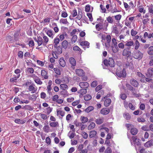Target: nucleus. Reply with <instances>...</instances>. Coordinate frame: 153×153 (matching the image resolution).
I'll list each match as a JSON object with an SVG mask.
<instances>
[{
    "instance_id": "obj_36",
    "label": "nucleus",
    "mask_w": 153,
    "mask_h": 153,
    "mask_svg": "<svg viewBox=\"0 0 153 153\" xmlns=\"http://www.w3.org/2000/svg\"><path fill=\"white\" fill-rule=\"evenodd\" d=\"M94 109V107L92 106L88 107L87 108L85 109V112L88 113Z\"/></svg>"
},
{
    "instance_id": "obj_42",
    "label": "nucleus",
    "mask_w": 153,
    "mask_h": 153,
    "mask_svg": "<svg viewBox=\"0 0 153 153\" xmlns=\"http://www.w3.org/2000/svg\"><path fill=\"white\" fill-rule=\"evenodd\" d=\"M123 117L127 120H129L131 118V116L128 113L124 114Z\"/></svg>"
},
{
    "instance_id": "obj_51",
    "label": "nucleus",
    "mask_w": 153,
    "mask_h": 153,
    "mask_svg": "<svg viewBox=\"0 0 153 153\" xmlns=\"http://www.w3.org/2000/svg\"><path fill=\"white\" fill-rule=\"evenodd\" d=\"M153 6L152 4L149 5V12L153 14Z\"/></svg>"
},
{
    "instance_id": "obj_64",
    "label": "nucleus",
    "mask_w": 153,
    "mask_h": 153,
    "mask_svg": "<svg viewBox=\"0 0 153 153\" xmlns=\"http://www.w3.org/2000/svg\"><path fill=\"white\" fill-rule=\"evenodd\" d=\"M111 149L110 147H108L105 150V153H111Z\"/></svg>"
},
{
    "instance_id": "obj_35",
    "label": "nucleus",
    "mask_w": 153,
    "mask_h": 153,
    "mask_svg": "<svg viewBox=\"0 0 153 153\" xmlns=\"http://www.w3.org/2000/svg\"><path fill=\"white\" fill-rule=\"evenodd\" d=\"M52 82L51 80H50L48 82V85L47 86V88L48 89V92L49 94H50V91L51 89V86L52 84Z\"/></svg>"
},
{
    "instance_id": "obj_5",
    "label": "nucleus",
    "mask_w": 153,
    "mask_h": 153,
    "mask_svg": "<svg viewBox=\"0 0 153 153\" xmlns=\"http://www.w3.org/2000/svg\"><path fill=\"white\" fill-rule=\"evenodd\" d=\"M62 47L65 49H66L67 47H68V49H70L71 48V42H68V41L66 40L63 41L62 43Z\"/></svg>"
},
{
    "instance_id": "obj_54",
    "label": "nucleus",
    "mask_w": 153,
    "mask_h": 153,
    "mask_svg": "<svg viewBox=\"0 0 153 153\" xmlns=\"http://www.w3.org/2000/svg\"><path fill=\"white\" fill-rule=\"evenodd\" d=\"M25 108V109H28L29 110H32L33 109V108L29 105H25V106L23 109Z\"/></svg>"
},
{
    "instance_id": "obj_53",
    "label": "nucleus",
    "mask_w": 153,
    "mask_h": 153,
    "mask_svg": "<svg viewBox=\"0 0 153 153\" xmlns=\"http://www.w3.org/2000/svg\"><path fill=\"white\" fill-rule=\"evenodd\" d=\"M57 52H58L59 54H61L62 52V48L61 46H59L57 48Z\"/></svg>"
},
{
    "instance_id": "obj_21",
    "label": "nucleus",
    "mask_w": 153,
    "mask_h": 153,
    "mask_svg": "<svg viewBox=\"0 0 153 153\" xmlns=\"http://www.w3.org/2000/svg\"><path fill=\"white\" fill-rule=\"evenodd\" d=\"M37 42L38 46H40L42 45H43V42L42 37L40 36L38 37Z\"/></svg>"
},
{
    "instance_id": "obj_4",
    "label": "nucleus",
    "mask_w": 153,
    "mask_h": 153,
    "mask_svg": "<svg viewBox=\"0 0 153 153\" xmlns=\"http://www.w3.org/2000/svg\"><path fill=\"white\" fill-rule=\"evenodd\" d=\"M113 107L111 106L109 108H104L100 111V113L103 115L108 114L110 111V110H112Z\"/></svg>"
},
{
    "instance_id": "obj_15",
    "label": "nucleus",
    "mask_w": 153,
    "mask_h": 153,
    "mask_svg": "<svg viewBox=\"0 0 153 153\" xmlns=\"http://www.w3.org/2000/svg\"><path fill=\"white\" fill-rule=\"evenodd\" d=\"M117 44L114 45V46H111V47L112 51L114 53L117 52L119 50V48L117 46Z\"/></svg>"
},
{
    "instance_id": "obj_39",
    "label": "nucleus",
    "mask_w": 153,
    "mask_h": 153,
    "mask_svg": "<svg viewBox=\"0 0 153 153\" xmlns=\"http://www.w3.org/2000/svg\"><path fill=\"white\" fill-rule=\"evenodd\" d=\"M59 22L60 23H62L65 24L69 23L67 21L66 19H61L60 20Z\"/></svg>"
},
{
    "instance_id": "obj_28",
    "label": "nucleus",
    "mask_w": 153,
    "mask_h": 153,
    "mask_svg": "<svg viewBox=\"0 0 153 153\" xmlns=\"http://www.w3.org/2000/svg\"><path fill=\"white\" fill-rule=\"evenodd\" d=\"M103 64H102V65L104 69H106V68H104V65H105L106 67H108L109 66V62L108 60L107 59H105L103 61Z\"/></svg>"
},
{
    "instance_id": "obj_37",
    "label": "nucleus",
    "mask_w": 153,
    "mask_h": 153,
    "mask_svg": "<svg viewBox=\"0 0 153 153\" xmlns=\"http://www.w3.org/2000/svg\"><path fill=\"white\" fill-rule=\"evenodd\" d=\"M91 98V96L90 94L86 95L84 96V99L85 101L89 100Z\"/></svg>"
},
{
    "instance_id": "obj_52",
    "label": "nucleus",
    "mask_w": 153,
    "mask_h": 153,
    "mask_svg": "<svg viewBox=\"0 0 153 153\" xmlns=\"http://www.w3.org/2000/svg\"><path fill=\"white\" fill-rule=\"evenodd\" d=\"M73 36V37L71 39V42H75L77 40V36L76 35H74Z\"/></svg>"
},
{
    "instance_id": "obj_59",
    "label": "nucleus",
    "mask_w": 153,
    "mask_h": 153,
    "mask_svg": "<svg viewBox=\"0 0 153 153\" xmlns=\"http://www.w3.org/2000/svg\"><path fill=\"white\" fill-rule=\"evenodd\" d=\"M107 20L108 22L110 23H112L113 22V20L112 18V17L110 16H109L108 17H107Z\"/></svg>"
},
{
    "instance_id": "obj_57",
    "label": "nucleus",
    "mask_w": 153,
    "mask_h": 153,
    "mask_svg": "<svg viewBox=\"0 0 153 153\" xmlns=\"http://www.w3.org/2000/svg\"><path fill=\"white\" fill-rule=\"evenodd\" d=\"M97 82L96 81H93L91 84V87L93 88L95 87L97 84Z\"/></svg>"
},
{
    "instance_id": "obj_43",
    "label": "nucleus",
    "mask_w": 153,
    "mask_h": 153,
    "mask_svg": "<svg viewBox=\"0 0 153 153\" xmlns=\"http://www.w3.org/2000/svg\"><path fill=\"white\" fill-rule=\"evenodd\" d=\"M47 34L49 37L53 38V31L51 30H48L47 32Z\"/></svg>"
},
{
    "instance_id": "obj_17",
    "label": "nucleus",
    "mask_w": 153,
    "mask_h": 153,
    "mask_svg": "<svg viewBox=\"0 0 153 153\" xmlns=\"http://www.w3.org/2000/svg\"><path fill=\"white\" fill-rule=\"evenodd\" d=\"M106 39L108 44H107L106 43H105V45L106 47L109 48L110 46L109 43L111 41V36L109 35H108L107 36Z\"/></svg>"
},
{
    "instance_id": "obj_32",
    "label": "nucleus",
    "mask_w": 153,
    "mask_h": 153,
    "mask_svg": "<svg viewBox=\"0 0 153 153\" xmlns=\"http://www.w3.org/2000/svg\"><path fill=\"white\" fill-rule=\"evenodd\" d=\"M97 134V131L94 130H93L90 132L89 134V137L90 138H92L95 136Z\"/></svg>"
},
{
    "instance_id": "obj_8",
    "label": "nucleus",
    "mask_w": 153,
    "mask_h": 153,
    "mask_svg": "<svg viewBox=\"0 0 153 153\" xmlns=\"http://www.w3.org/2000/svg\"><path fill=\"white\" fill-rule=\"evenodd\" d=\"M80 88H86L89 85L88 83L87 82H81L79 84Z\"/></svg>"
},
{
    "instance_id": "obj_25",
    "label": "nucleus",
    "mask_w": 153,
    "mask_h": 153,
    "mask_svg": "<svg viewBox=\"0 0 153 153\" xmlns=\"http://www.w3.org/2000/svg\"><path fill=\"white\" fill-rule=\"evenodd\" d=\"M89 43L88 41H82L80 42V45L82 46H87V48H89Z\"/></svg>"
},
{
    "instance_id": "obj_29",
    "label": "nucleus",
    "mask_w": 153,
    "mask_h": 153,
    "mask_svg": "<svg viewBox=\"0 0 153 153\" xmlns=\"http://www.w3.org/2000/svg\"><path fill=\"white\" fill-rule=\"evenodd\" d=\"M82 17V13L81 9H79L78 11V14L76 18L78 20H80Z\"/></svg>"
},
{
    "instance_id": "obj_16",
    "label": "nucleus",
    "mask_w": 153,
    "mask_h": 153,
    "mask_svg": "<svg viewBox=\"0 0 153 153\" xmlns=\"http://www.w3.org/2000/svg\"><path fill=\"white\" fill-rule=\"evenodd\" d=\"M20 33V30H18L15 33L14 37L15 41H17L19 39V36Z\"/></svg>"
},
{
    "instance_id": "obj_9",
    "label": "nucleus",
    "mask_w": 153,
    "mask_h": 153,
    "mask_svg": "<svg viewBox=\"0 0 153 153\" xmlns=\"http://www.w3.org/2000/svg\"><path fill=\"white\" fill-rule=\"evenodd\" d=\"M132 140L135 145L137 146H140L141 144L140 142V140L139 139H137L136 137L133 136L132 137Z\"/></svg>"
},
{
    "instance_id": "obj_50",
    "label": "nucleus",
    "mask_w": 153,
    "mask_h": 153,
    "mask_svg": "<svg viewBox=\"0 0 153 153\" xmlns=\"http://www.w3.org/2000/svg\"><path fill=\"white\" fill-rule=\"evenodd\" d=\"M58 123L57 122H51L50 123V125L52 127H56L57 126V125L58 124Z\"/></svg>"
},
{
    "instance_id": "obj_41",
    "label": "nucleus",
    "mask_w": 153,
    "mask_h": 153,
    "mask_svg": "<svg viewBox=\"0 0 153 153\" xmlns=\"http://www.w3.org/2000/svg\"><path fill=\"white\" fill-rule=\"evenodd\" d=\"M149 51H148V53L150 55H153V46L149 48Z\"/></svg>"
},
{
    "instance_id": "obj_3",
    "label": "nucleus",
    "mask_w": 153,
    "mask_h": 153,
    "mask_svg": "<svg viewBox=\"0 0 153 153\" xmlns=\"http://www.w3.org/2000/svg\"><path fill=\"white\" fill-rule=\"evenodd\" d=\"M131 52L130 47H128L125 48L123 52V55L127 57H129L131 56Z\"/></svg>"
},
{
    "instance_id": "obj_14",
    "label": "nucleus",
    "mask_w": 153,
    "mask_h": 153,
    "mask_svg": "<svg viewBox=\"0 0 153 153\" xmlns=\"http://www.w3.org/2000/svg\"><path fill=\"white\" fill-rule=\"evenodd\" d=\"M153 145V140L151 139L146 142L144 144L145 147H149Z\"/></svg>"
},
{
    "instance_id": "obj_31",
    "label": "nucleus",
    "mask_w": 153,
    "mask_h": 153,
    "mask_svg": "<svg viewBox=\"0 0 153 153\" xmlns=\"http://www.w3.org/2000/svg\"><path fill=\"white\" fill-rule=\"evenodd\" d=\"M138 132L136 128H132L131 130V133L133 135H136Z\"/></svg>"
},
{
    "instance_id": "obj_38",
    "label": "nucleus",
    "mask_w": 153,
    "mask_h": 153,
    "mask_svg": "<svg viewBox=\"0 0 153 153\" xmlns=\"http://www.w3.org/2000/svg\"><path fill=\"white\" fill-rule=\"evenodd\" d=\"M81 120L82 121V123H84L87 122L88 121V118L87 117H85L84 116H82L81 117Z\"/></svg>"
},
{
    "instance_id": "obj_33",
    "label": "nucleus",
    "mask_w": 153,
    "mask_h": 153,
    "mask_svg": "<svg viewBox=\"0 0 153 153\" xmlns=\"http://www.w3.org/2000/svg\"><path fill=\"white\" fill-rule=\"evenodd\" d=\"M126 43L125 44V45L128 46V47H130L132 45L134 46V43L132 41H127L126 42Z\"/></svg>"
},
{
    "instance_id": "obj_58",
    "label": "nucleus",
    "mask_w": 153,
    "mask_h": 153,
    "mask_svg": "<svg viewBox=\"0 0 153 153\" xmlns=\"http://www.w3.org/2000/svg\"><path fill=\"white\" fill-rule=\"evenodd\" d=\"M68 16V14L66 12L62 11L61 14V16L62 17L65 18Z\"/></svg>"
},
{
    "instance_id": "obj_63",
    "label": "nucleus",
    "mask_w": 153,
    "mask_h": 153,
    "mask_svg": "<svg viewBox=\"0 0 153 153\" xmlns=\"http://www.w3.org/2000/svg\"><path fill=\"white\" fill-rule=\"evenodd\" d=\"M118 46L120 48L123 49L124 48V45L123 42H121L118 44Z\"/></svg>"
},
{
    "instance_id": "obj_11",
    "label": "nucleus",
    "mask_w": 153,
    "mask_h": 153,
    "mask_svg": "<svg viewBox=\"0 0 153 153\" xmlns=\"http://www.w3.org/2000/svg\"><path fill=\"white\" fill-rule=\"evenodd\" d=\"M20 76V74H17L16 75H14V77L10 79V82L12 83H13L14 82L16 83L17 81L16 80H17V79L19 78Z\"/></svg>"
},
{
    "instance_id": "obj_61",
    "label": "nucleus",
    "mask_w": 153,
    "mask_h": 153,
    "mask_svg": "<svg viewBox=\"0 0 153 153\" xmlns=\"http://www.w3.org/2000/svg\"><path fill=\"white\" fill-rule=\"evenodd\" d=\"M23 52L20 51L18 52V56L20 58H22L23 57Z\"/></svg>"
},
{
    "instance_id": "obj_48",
    "label": "nucleus",
    "mask_w": 153,
    "mask_h": 153,
    "mask_svg": "<svg viewBox=\"0 0 153 153\" xmlns=\"http://www.w3.org/2000/svg\"><path fill=\"white\" fill-rule=\"evenodd\" d=\"M135 46L134 49L136 50H137L140 46V44L138 41L137 40H136L135 42Z\"/></svg>"
},
{
    "instance_id": "obj_23",
    "label": "nucleus",
    "mask_w": 153,
    "mask_h": 153,
    "mask_svg": "<svg viewBox=\"0 0 153 153\" xmlns=\"http://www.w3.org/2000/svg\"><path fill=\"white\" fill-rule=\"evenodd\" d=\"M59 63L60 65L62 67H64L65 65V62L63 58H61L59 60Z\"/></svg>"
},
{
    "instance_id": "obj_47",
    "label": "nucleus",
    "mask_w": 153,
    "mask_h": 153,
    "mask_svg": "<svg viewBox=\"0 0 153 153\" xmlns=\"http://www.w3.org/2000/svg\"><path fill=\"white\" fill-rule=\"evenodd\" d=\"M60 88L63 90L68 88L67 85L65 84H62L60 85Z\"/></svg>"
},
{
    "instance_id": "obj_56",
    "label": "nucleus",
    "mask_w": 153,
    "mask_h": 153,
    "mask_svg": "<svg viewBox=\"0 0 153 153\" xmlns=\"http://www.w3.org/2000/svg\"><path fill=\"white\" fill-rule=\"evenodd\" d=\"M90 6L89 4L86 5L85 6V11L87 12H89L90 10Z\"/></svg>"
},
{
    "instance_id": "obj_34",
    "label": "nucleus",
    "mask_w": 153,
    "mask_h": 153,
    "mask_svg": "<svg viewBox=\"0 0 153 153\" xmlns=\"http://www.w3.org/2000/svg\"><path fill=\"white\" fill-rule=\"evenodd\" d=\"M68 92L67 91L63 90L61 91L60 92L61 95H63L64 97H65L68 95Z\"/></svg>"
},
{
    "instance_id": "obj_26",
    "label": "nucleus",
    "mask_w": 153,
    "mask_h": 153,
    "mask_svg": "<svg viewBox=\"0 0 153 153\" xmlns=\"http://www.w3.org/2000/svg\"><path fill=\"white\" fill-rule=\"evenodd\" d=\"M69 61L72 66H74L76 65V61L75 59L73 57H71L69 59Z\"/></svg>"
},
{
    "instance_id": "obj_2",
    "label": "nucleus",
    "mask_w": 153,
    "mask_h": 153,
    "mask_svg": "<svg viewBox=\"0 0 153 153\" xmlns=\"http://www.w3.org/2000/svg\"><path fill=\"white\" fill-rule=\"evenodd\" d=\"M133 56L134 59L140 60L143 57V54L140 51H134L133 53Z\"/></svg>"
},
{
    "instance_id": "obj_27",
    "label": "nucleus",
    "mask_w": 153,
    "mask_h": 153,
    "mask_svg": "<svg viewBox=\"0 0 153 153\" xmlns=\"http://www.w3.org/2000/svg\"><path fill=\"white\" fill-rule=\"evenodd\" d=\"M103 118H98L96 119L95 122L97 124L100 125L103 123Z\"/></svg>"
},
{
    "instance_id": "obj_49",
    "label": "nucleus",
    "mask_w": 153,
    "mask_h": 153,
    "mask_svg": "<svg viewBox=\"0 0 153 153\" xmlns=\"http://www.w3.org/2000/svg\"><path fill=\"white\" fill-rule=\"evenodd\" d=\"M141 129L142 130L144 131H149V127L147 126H143L141 128Z\"/></svg>"
},
{
    "instance_id": "obj_6",
    "label": "nucleus",
    "mask_w": 153,
    "mask_h": 153,
    "mask_svg": "<svg viewBox=\"0 0 153 153\" xmlns=\"http://www.w3.org/2000/svg\"><path fill=\"white\" fill-rule=\"evenodd\" d=\"M146 76L148 77H153V68H150L148 69Z\"/></svg>"
},
{
    "instance_id": "obj_10",
    "label": "nucleus",
    "mask_w": 153,
    "mask_h": 153,
    "mask_svg": "<svg viewBox=\"0 0 153 153\" xmlns=\"http://www.w3.org/2000/svg\"><path fill=\"white\" fill-rule=\"evenodd\" d=\"M130 83L135 87H137L139 85L138 82L134 79H131L130 80Z\"/></svg>"
},
{
    "instance_id": "obj_55",
    "label": "nucleus",
    "mask_w": 153,
    "mask_h": 153,
    "mask_svg": "<svg viewBox=\"0 0 153 153\" xmlns=\"http://www.w3.org/2000/svg\"><path fill=\"white\" fill-rule=\"evenodd\" d=\"M87 16L89 18V20L91 22H92L93 21V18L92 16V15L91 13H87Z\"/></svg>"
},
{
    "instance_id": "obj_18",
    "label": "nucleus",
    "mask_w": 153,
    "mask_h": 153,
    "mask_svg": "<svg viewBox=\"0 0 153 153\" xmlns=\"http://www.w3.org/2000/svg\"><path fill=\"white\" fill-rule=\"evenodd\" d=\"M126 85L128 89L132 91V92L135 91V89L129 84L127 83Z\"/></svg>"
},
{
    "instance_id": "obj_60",
    "label": "nucleus",
    "mask_w": 153,
    "mask_h": 153,
    "mask_svg": "<svg viewBox=\"0 0 153 153\" xmlns=\"http://www.w3.org/2000/svg\"><path fill=\"white\" fill-rule=\"evenodd\" d=\"M82 135L84 138L86 139L88 138V134L86 133L84 131H82Z\"/></svg>"
},
{
    "instance_id": "obj_13",
    "label": "nucleus",
    "mask_w": 153,
    "mask_h": 153,
    "mask_svg": "<svg viewBox=\"0 0 153 153\" xmlns=\"http://www.w3.org/2000/svg\"><path fill=\"white\" fill-rule=\"evenodd\" d=\"M35 86V85L33 84L29 86L28 89L30 91H32L31 93H35L37 90V88H35L34 87Z\"/></svg>"
},
{
    "instance_id": "obj_22",
    "label": "nucleus",
    "mask_w": 153,
    "mask_h": 153,
    "mask_svg": "<svg viewBox=\"0 0 153 153\" xmlns=\"http://www.w3.org/2000/svg\"><path fill=\"white\" fill-rule=\"evenodd\" d=\"M33 79L35 82L38 84L41 85L42 83V82L41 81L39 78L37 76H35L34 78Z\"/></svg>"
},
{
    "instance_id": "obj_40",
    "label": "nucleus",
    "mask_w": 153,
    "mask_h": 153,
    "mask_svg": "<svg viewBox=\"0 0 153 153\" xmlns=\"http://www.w3.org/2000/svg\"><path fill=\"white\" fill-rule=\"evenodd\" d=\"M95 126V124L94 122H92L89 125L88 127V130H91Z\"/></svg>"
},
{
    "instance_id": "obj_7",
    "label": "nucleus",
    "mask_w": 153,
    "mask_h": 153,
    "mask_svg": "<svg viewBox=\"0 0 153 153\" xmlns=\"http://www.w3.org/2000/svg\"><path fill=\"white\" fill-rule=\"evenodd\" d=\"M76 73L77 75L79 76H83L84 75L85 72L84 71L81 69H77L76 70Z\"/></svg>"
},
{
    "instance_id": "obj_45",
    "label": "nucleus",
    "mask_w": 153,
    "mask_h": 153,
    "mask_svg": "<svg viewBox=\"0 0 153 153\" xmlns=\"http://www.w3.org/2000/svg\"><path fill=\"white\" fill-rule=\"evenodd\" d=\"M57 115L60 114L61 116L63 117L65 115V112L62 111L58 110L57 111Z\"/></svg>"
},
{
    "instance_id": "obj_12",
    "label": "nucleus",
    "mask_w": 153,
    "mask_h": 153,
    "mask_svg": "<svg viewBox=\"0 0 153 153\" xmlns=\"http://www.w3.org/2000/svg\"><path fill=\"white\" fill-rule=\"evenodd\" d=\"M109 66L111 67H114L115 65V63L114 59L112 58H110L108 60Z\"/></svg>"
},
{
    "instance_id": "obj_19",
    "label": "nucleus",
    "mask_w": 153,
    "mask_h": 153,
    "mask_svg": "<svg viewBox=\"0 0 153 153\" xmlns=\"http://www.w3.org/2000/svg\"><path fill=\"white\" fill-rule=\"evenodd\" d=\"M111 102V100L110 99L108 98L107 99H106L104 102V105L106 107H107L110 104Z\"/></svg>"
},
{
    "instance_id": "obj_24",
    "label": "nucleus",
    "mask_w": 153,
    "mask_h": 153,
    "mask_svg": "<svg viewBox=\"0 0 153 153\" xmlns=\"http://www.w3.org/2000/svg\"><path fill=\"white\" fill-rule=\"evenodd\" d=\"M43 38L44 40V41H43V45L44 46L46 47V45L48 42L49 39L46 36H44Z\"/></svg>"
},
{
    "instance_id": "obj_62",
    "label": "nucleus",
    "mask_w": 153,
    "mask_h": 153,
    "mask_svg": "<svg viewBox=\"0 0 153 153\" xmlns=\"http://www.w3.org/2000/svg\"><path fill=\"white\" fill-rule=\"evenodd\" d=\"M102 88V85H100L97 86L96 88H95V91L96 92H97L99 91Z\"/></svg>"
},
{
    "instance_id": "obj_46",
    "label": "nucleus",
    "mask_w": 153,
    "mask_h": 153,
    "mask_svg": "<svg viewBox=\"0 0 153 153\" xmlns=\"http://www.w3.org/2000/svg\"><path fill=\"white\" fill-rule=\"evenodd\" d=\"M54 71L55 73L58 75H60L61 74V71L60 70L57 68H54Z\"/></svg>"
},
{
    "instance_id": "obj_30",
    "label": "nucleus",
    "mask_w": 153,
    "mask_h": 153,
    "mask_svg": "<svg viewBox=\"0 0 153 153\" xmlns=\"http://www.w3.org/2000/svg\"><path fill=\"white\" fill-rule=\"evenodd\" d=\"M15 122L19 124H23L25 123V121L24 120H21L19 119H16L15 120Z\"/></svg>"
},
{
    "instance_id": "obj_44",
    "label": "nucleus",
    "mask_w": 153,
    "mask_h": 153,
    "mask_svg": "<svg viewBox=\"0 0 153 153\" xmlns=\"http://www.w3.org/2000/svg\"><path fill=\"white\" fill-rule=\"evenodd\" d=\"M43 129L45 132L48 133L49 131V127L48 125H46L44 126Z\"/></svg>"
},
{
    "instance_id": "obj_1",
    "label": "nucleus",
    "mask_w": 153,
    "mask_h": 153,
    "mask_svg": "<svg viewBox=\"0 0 153 153\" xmlns=\"http://www.w3.org/2000/svg\"><path fill=\"white\" fill-rule=\"evenodd\" d=\"M116 74L117 76L119 77H122L124 78L126 76V70L124 68L123 69L120 68L117 69L116 71Z\"/></svg>"
},
{
    "instance_id": "obj_20",
    "label": "nucleus",
    "mask_w": 153,
    "mask_h": 153,
    "mask_svg": "<svg viewBox=\"0 0 153 153\" xmlns=\"http://www.w3.org/2000/svg\"><path fill=\"white\" fill-rule=\"evenodd\" d=\"M47 74V72L45 70H42L41 71V75L42 76H44V78L45 79H47L48 78V76L46 75Z\"/></svg>"
}]
</instances>
